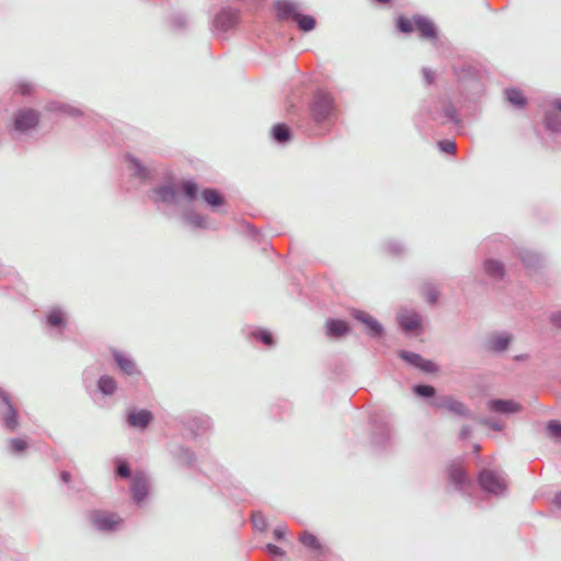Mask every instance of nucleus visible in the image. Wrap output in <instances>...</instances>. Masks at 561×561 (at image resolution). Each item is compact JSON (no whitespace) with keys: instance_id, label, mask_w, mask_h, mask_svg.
I'll use <instances>...</instances> for the list:
<instances>
[{"instance_id":"16","label":"nucleus","mask_w":561,"mask_h":561,"mask_svg":"<svg viewBox=\"0 0 561 561\" xmlns=\"http://www.w3.org/2000/svg\"><path fill=\"white\" fill-rule=\"evenodd\" d=\"M183 425L194 437H198L208 432L213 423L206 414H192L185 417Z\"/></svg>"},{"instance_id":"57","label":"nucleus","mask_w":561,"mask_h":561,"mask_svg":"<svg viewBox=\"0 0 561 561\" xmlns=\"http://www.w3.org/2000/svg\"><path fill=\"white\" fill-rule=\"evenodd\" d=\"M471 432H472V430L469 425H463L460 430L459 437L461 439H467L470 437Z\"/></svg>"},{"instance_id":"34","label":"nucleus","mask_w":561,"mask_h":561,"mask_svg":"<svg viewBox=\"0 0 561 561\" xmlns=\"http://www.w3.org/2000/svg\"><path fill=\"white\" fill-rule=\"evenodd\" d=\"M169 22L174 31L185 32L190 26V16L185 12L176 11L170 14Z\"/></svg>"},{"instance_id":"9","label":"nucleus","mask_w":561,"mask_h":561,"mask_svg":"<svg viewBox=\"0 0 561 561\" xmlns=\"http://www.w3.org/2000/svg\"><path fill=\"white\" fill-rule=\"evenodd\" d=\"M0 423L10 433L18 430L20 416L18 409L13 405L10 394L0 387Z\"/></svg>"},{"instance_id":"15","label":"nucleus","mask_w":561,"mask_h":561,"mask_svg":"<svg viewBox=\"0 0 561 561\" xmlns=\"http://www.w3.org/2000/svg\"><path fill=\"white\" fill-rule=\"evenodd\" d=\"M168 451L172 459L183 468H194L197 461L196 454L190 448L182 444L170 443L168 445Z\"/></svg>"},{"instance_id":"35","label":"nucleus","mask_w":561,"mask_h":561,"mask_svg":"<svg viewBox=\"0 0 561 561\" xmlns=\"http://www.w3.org/2000/svg\"><path fill=\"white\" fill-rule=\"evenodd\" d=\"M518 256H519L520 261L523 262V264L527 268H530V270L538 268L542 263L541 255L534 251H530V250H526V249L520 250L518 252Z\"/></svg>"},{"instance_id":"36","label":"nucleus","mask_w":561,"mask_h":561,"mask_svg":"<svg viewBox=\"0 0 561 561\" xmlns=\"http://www.w3.org/2000/svg\"><path fill=\"white\" fill-rule=\"evenodd\" d=\"M543 126L551 134H561V117L554 111H547L543 115Z\"/></svg>"},{"instance_id":"20","label":"nucleus","mask_w":561,"mask_h":561,"mask_svg":"<svg viewBox=\"0 0 561 561\" xmlns=\"http://www.w3.org/2000/svg\"><path fill=\"white\" fill-rule=\"evenodd\" d=\"M126 421L130 427L145 431L152 423L153 414L147 409H130Z\"/></svg>"},{"instance_id":"21","label":"nucleus","mask_w":561,"mask_h":561,"mask_svg":"<svg viewBox=\"0 0 561 561\" xmlns=\"http://www.w3.org/2000/svg\"><path fill=\"white\" fill-rule=\"evenodd\" d=\"M489 411L502 415H511L522 410V405L512 399H490L486 402Z\"/></svg>"},{"instance_id":"42","label":"nucleus","mask_w":561,"mask_h":561,"mask_svg":"<svg viewBox=\"0 0 561 561\" xmlns=\"http://www.w3.org/2000/svg\"><path fill=\"white\" fill-rule=\"evenodd\" d=\"M547 436L554 440H561V421L550 420L546 424Z\"/></svg>"},{"instance_id":"33","label":"nucleus","mask_w":561,"mask_h":561,"mask_svg":"<svg viewBox=\"0 0 561 561\" xmlns=\"http://www.w3.org/2000/svg\"><path fill=\"white\" fill-rule=\"evenodd\" d=\"M113 463H114V476L116 479L117 478L126 479V480L133 479L135 473H133L130 465L128 463V461L125 458L115 457L113 459Z\"/></svg>"},{"instance_id":"39","label":"nucleus","mask_w":561,"mask_h":561,"mask_svg":"<svg viewBox=\"0 0 561 561\" xmlns=\"http://www.w3.org/2000/svg\"><path fill=\"white\" fill-rule=\"evenodd\" d=\"M297 27L299 31L308 33L316 28L317 21L316 18L309 14L299 13L297 19L295 20Z\"/></svg>"},{"instance_id":"37","label":"nucleus","mask_w":561,"mask_h":561,"mask_svg":"<svg viewBox=\"0 0 561 561\" xmlns=\"http://www.w3.org/2000/svg\"><path fill=\"white\" fill-rule=\"evenodd\" d=\"M250 335L257 342L262 343L267 347L275 345V339L273 333L264 328H255L251 331Z\"/></svg>"},{"instance_id":"27","label":"nucleus","mask_w":561,"mask_h":561,"mask_svg":"<svg viewBox=\"0 0 561 561\" xmlns=\"http://www.w3.org/2000/svg\"><path fill=\"white\" fill-rule=\"evenodd\" d=\"M272 140L279 146H286L293 140V130L286 123H276L271 129Z\"/></svg>"},{"instance_id":"19","label":"nucleus","mask_w":561,"mask_h":561,"mask_svg":"<svg viewBox=\"0 0 561 561\" xmlns=\"http://www.w3.org/2000/svg\"><path fill=\"white\" fill-rule=\"evenodd\" d=\"M397 322L404 333L419 334L422 331V319L420 314L414 311L398 313Z\"/></svg>"},{"instance_id":"49","label":"nucleus","mask_w":561,"mask_h":561,"mask_svg":"<svg viewBox=\"0 0 561 561\" xmlns=\"http://www.w3.org/2000/svg\"><path fill=\"white\" fill-rule=\"evenodd\" d=\"M474 420H477L480 424L488 426L489 428H491L493 431L501 432L504 430V424L499 421L493 420L492 417L481 416V417H476Z\"/></svg>"},{"instance_id":"30","label":"nucleus","mask_w":561,"mask_h":561,"mask_svg":"<svg viewBox=\"0 0 561 561\" xmlns=\"http://www.w3.org/2000/svg\"><path fill=\"white\" fill-rule=\"evenodd\" d=\"M412 391L416 397L427 400L430 405L433 408L435 400L440 397L437 396V390L434 386L426 383H415L412 387Z\"/></svg>"},{"instance_id":"52","label":"nucleus","mask_w":561,"mask_h":561,"mask_svg":"<svg viewBox=\"0 0 561 561\" xmlns=\"http://www.w3.org/2000/svg\"><path fill=\"white\" fill-rule=\"evenodd\" d=\"M243 231L249 234L253 240L259 241L261 236L260 231L256 227H254L251 222L244 221L241 225Z\"/></svg>"},{"instance_id":"12","label":"nucleus","mask_w":561,"mask_h":561,"mask_svg":"<svg viewBox=\"0 0 561 561\" xmlns=\"http://www.w3.org/2000/svg\"><path fill=\"white\" fill-rule=\"evenodd\" d=\"M447 479L458 492H468L473 489V481L466 470L458 463H450L447 467Z\"/></svg>"},{"instance_id":"26","label":"nucleus","mask_w":561,"mask_h":561,"mask_svg":"<svg viewBox=\"0 0 561 561\" xmlns=\"http://www.w3.org/2000/svg\"><path fill=\"white\" fill-rule=\"evenodd\" d=\"M201 198L213 211H216L219 207L226 204L225 196L214 187L203 188L201 192Z\"/></svg>"},{"instance_id":"25","label":"nucleus","mask_w":561,"mask_h":561,"mask_svg":"<svg viewBox=\"0 0 561 561\" xmlns=\"http://www.w3.org/2000/svg\"><path fill=\"white\" fill-rule=\"evenodd\" d=\"M112 356H113L114 362L118 366V368L125 375L136 376V375L140 374L139 369L137 368L136 363L134 362V359L130 356H128L117 350L112 351Z\"/></svg>"},{"instance_id":"2","label":"nucleus","mask_w":561,"mask_h":561,"mask_svg":"<svg viewBox=\"0 0 561 561\" xmlns=\"http://www.w3.org/2000/svg\"><path fill=\"white\" fill-rule=\"evenodd\" d=\"M199 186L193 179L183 180L179 185L173 181H167L151 190V201L160 208V205L176 206L183 197L191 203L197 199Z\"/></svg>"},{"instance_id":"44","label":"nucleus","mask_w":561,"mask_h":561,"mask_svg":"<svg viewBox=\"0 0 561 561\" xmlns=\"http://www.w3.org/2000/svg\"><path fill=\"white\" fill-rule=\"evenodd\" d=\"M8 445L12 454L20 455L26 450L28 443L24 438L14 437L8 440Z\"/></svg>"},{"instance_id":"11","label":"nucleus","mask_w":561,"mask_h":561,"mask_svg":"<svg viewBox=\"0 0 561 561\" xmlns=\"http://www.w3.org/2000/svg\"><path fill=\"white\" fill-rule=\"evenodd\" d=\"M434 408L445 409L455 415L466 419H476V415L467 408V405L463 402L457 400L454 396H440L435 400Z\"/></svg>"},{"instance_id":"50","label":"nucleus","mask_w":561,"mask_h":561,"mask_svg":"<svg viewBox=\"0 0 561 561\" xmlns=\"http://www.w3.org/2000/svg\"><path fill=\"white\" fill-rule=\"evenodd\" d=\"M416 368L425 374H435L439 370V367L437 364H435L433 360L426 359L424 357H422V359Z\"/></svg>"},{"instance_id":"13","label":"nucleus","mask_w":561,"mask_h":561,"mask_svg":"<svg viewBox=\"0 0 561 561\" xmlns=\"http://www.w3.org/2000/svg\"><path fill=\"white\" fill-rule=\"evenodd\" d=\"M351 314L355 320L365 325L366 333L370 339L379 340L383 337L386 333L385 327L373 316L359 309H353Z\"/></svg>"},{"instance_id":"3","label":"nucleus","mask_w":561,"mask_h":561,"mask_svg":"<svg viewBox=\"0 0 561 561\" xmlns=\"http://www.w3.org/2000/svg\"><path fill=\"white\" fill-rule=\"evenodd\" d=\"M39 123L41 114L38 111L31 107L20 108L14 112L8 133L12 139H19L21 136L35 130Z\"/></svg>"},{"instance_id":"47","label":"nucleus","mask_w":561,"mask_h":561,"mask_svg":"<svg viewBox=\"0 0 561 561\" xmlns=\"http://www.w3.org/2000/svg\"><path fill=\"white\" fill-rule=\"evenodd\" d=\"M423 294L426 297V300L430 305H435L438 301L439 293L435 288V286L431 283H426L423 285Z\"/></svg>"},{"instance_id":"17","label":"nucleus","mask_w":561,"mask_h":561,"mask_svg":"<svg viewBox=\"0 0 561 561\" xmlns=\"http://www.w3.org/2000/svg\"><path fill=\"white\" fill-rule=\"evenodd\" d=\"M415 30L419 32L420 37L436 42L438 39V30L435 23L427 16L421 14L413 15Z\"/></svg>"},{"instance_id":"48","label":"nucleus","mask_w":561,"mask_h":561,"mask_svg":"<svg viewBox=\"0 0 561 561\" xmlns=\"http://www.w3.org/2000/svg\"><path fill=\"white\" fill-rule=\"evenodd\" d=\"M438 149L448 154H455L457 152V144L453 139H442L437 142Z\"/></svg>"},{"instance_id":"18","label":"nucleus","mask_w":561,"mask_h":561,"mask_svg":"<svg viewBox=\"0 0 561 561\" xmlns=\"http://www.w3.org/2000/svg\"><path fill=\"white\" fill-rule=\"evenodd\" d=\"M125 161L127 162V168L133 178L139 180L141 183H147L152 179V171L134 154L127 153Z\"/></svg>"},{"instance_id":"4","label":"nucleus","mask_w":561,"mask_h":561,"mask_svg":"<svg viewBox=\"0 0 561 561\" xmlns=\"http://www.w3.org/2000/svg\"><path fill=\"white\" fill-rule=\"evenodd\" d=\"M239 23V10L232 7H224L211 18L209 30L215 37L226 39L227 34L233 31Z\"/></svg>"},{"instance_id":"43","label":"nucleus","mask_w":561,"mask_h":561,"mask_svg":"<svg viewBox=\"0 0 561 561\" xmlns=\"http://www.w3.org/2000/svg\"><path fill=\"white\" fill-rule=\"evenodd\" d=\"M387 252L392 256H401L405 253V247L401 241L389 240L385 243Z\"/></svg>"},{"instance_id":"29","label":"nucleus","mask_w":561,"mask_h":561,"mask_svg":"<svg viewBox=\"0 0 561 561\" xmlns=\"http://www.w3.org/2000/svg\"><path fill=\"white\" fill-rule=\"evenodd\" d=\"M183 220L186 225L194 229H215L210 226L208 218L204 215L196 213L195 210H186L183 214Z\"/></svg>"},{"instance_id":"38","label":"nucleus","mask_w":561,"mask_h":561,"mask_svg":"<svg viewBox=\"0 0 561 561\" xmlns=\"http://www.w3.org/2000/svg\"><path fill=\"white\" fill-rule=\"evenodd\" d=\"M505 99L516 108H522L527 104L526 96L516 88L506 89Z\"/></svg>"},{"instance_id":"56","label":"nucleus","mask_w":561,"mask_h":561,"mask_svg":"<svg viewBox=\"0 0 561 561\" xmlns=\"http://www.w3.org/2000/svg\"><path fill=\"white\" fill-rule=\"evenodd\" d=\"M423 77L428 85L434 82L435 76L428 68H423Z\"/></svg>"},{"instance_id":"51","label":"nucleus","mask_w":561,"mask_h":561,"mask_svg":"<svg viewBox=\"0 0 561 561\" xmlns=\"http://www.w3.org/2000/svg\"><path fill=\"white\" fill-rule=\"evenodd\" d=\"M34 90H35L34 83H32L30 81L21 80L16 83L15 92L21 95L27 96V95H31Z\"/></svg>"},{"instance_id":"24","label":"nucleus","mask_w":561,"mask_h":561,"mask_svg":"<svg viewBox=\"0 0 561 561\" xmlns=\"http://www.w3.org/2000/svg\"><path fill=\"white\" fill-rule=\"evenodd\" d=\"M512 343V335L508 333H497L490 336L485 343L484 348L492 353L505 352Z\"/></svg>"},{"instance_id":"40","label":"nucleus","mask_w":561,"mask_h":561,"mask_svg":"<svg viewBox=\"0 0 561 561\" xmlns=\"http://www.w3.org/2000/svg\"><path fill=\"white\" fill-rule=\"evenodd\" d=\"M299 541L305 547L309 548L312 551H318L321 549V543H320L319 539L317 538V536H314L313 534H311L309 531H304L299 536Z\"/></svg>"},{"instance_id":"6","label":"nucleus","mask_w":561,"mask_h":561,"mask_svg":"<svg viewBox=\"0 0 561 561\" xmlns=\"http://www.w3.org/2000/svg\"><path fill=\"white\" fill-rule=\"evenodd\" d=\"M88 519L93 529L102 534L116 533L124 525V519L117 513L104 510L91 511Z\"/></svg>"},{"instance_id":"55","label":"nucleus","mask_w":561,"mask_h":561,"mask_svg":"<svg viewBox=\"0 0 561 561\" xmlns=\"http://www.w3.org/2000/svg\"><path fill=\"white\" fill-rule=\"evenodd\" d=\"M273 536L277 541L283 540L286 536V527L280 525L275 527L273 530Z\"/></svg>"},{"instance_id":"10","label":"nucleus","mask_w":561,"mask_h":561,"mask_svg":"<svg viewBox=\"0 0 561 561\" xmlns=\"http://www.w3.org/2000/svg\"><path fill=\"white\" fill-rule=\"evenodd\" d=\"M43 322L49 335L61 337L68 325V314L62 307L55 306L46 311Z\"/></svg>"},{"instance_id":"61","label":"nucleus","mask_w":561,"mask_h":561,"mask_svg":"<svg viewBox=\"0 0 561 561\" xmlns=\"http://www.w3.org/2000/svg\"><path fill=\"white\" fill-rule=\"evenodd\" d=\"M377 3L379 4H389L391 3L393 0H375Z\"/></svg>"},{"instance_id":"5","label":"nucleus","mask_w":561,"mask_h":561,"mask_svg":"<svg viewBox=\"0 0 561 561\" xmlns=\"http://www.w3.org/2000/svg\"><path fill=\"white\" fill-rule=\"evenodd\" d=\"M371 426L370 443L376 450H385L391 442V427L388 417L380 413L374 412L369 416Z\"/></svg>"},{"instance_id":"23","label":"nucleus","mask_w":561,"mask_h":561,"mask_svg":"<svg viewBox=\"0 0 561 561\" xmlns=\"http://www.w3.org/2000/svg\"><path fill=\"white\" fill-rule=\"evenodd\" d=\"M351 332V327L347 321L329 318L325 321V333L331 339H340L347 335Z\"/></svg>"},{"instance_id":"14","label":"nucleus","mask_w":561,"mask_h":561,"mask_svg":"<svg viewBox=\"0 0 561 561\" xmlns=\"http://www.w3.org/2000/svg\"><path fill=\"white\" fill-rule=\"evenodd\" d=\"M130 495L136 505H141L149 495V479L144 471H136L130 482Z\"/></svg>"},{"instance_id":"58","label":"nucleus","mask_w":561,"mask_h":561,"mask_svg":"<svg viewBox=\"0 0 561 561\" xmlns=\"http://www.w3.org/2000/svg\"><path fill=\"white\" fill-rule=\"evenodd\" d=\"M60 480H61V482L68 484L71 481V473L68 471H61Z\"/></svg>"},{"instance_id":"32","label":"nucleus","mask_w":561,"mask_h":561,"mask_svg":"<svg viewBox=\"0 0 561 561\" xmlns=\"http://www.w3.org/2000/svg\"><path fill=\"white\" fill-rule=\"evenodd\" d=\"M96 388L105 397L113 396L117 390L116 380L108 375H102L96 381Z\"/></svg>"},{"instance_id":"53","label":"nucleus","mask_w":561,"mask_h":561,"mask_svg":"<svg viewBox=\"0 0 561 561\" xmlns=\"http://www.w3.org/2000/svg\"><path fill=\"white\" fill-rule=\"evenodd\" d=\"M265 551L267 554H270L273 558L285 556V551L280 547H278L274 543H266Z\"/></svg>"},{"instance_id":"46","label":"nucleus","mask_w":561,"mask_h":561,"mask_svg":"<svg viewBox=\"0 0 561 561\" xmlns=\"http://www.w3.org/2000/svg\"><path fill=\"white\" fill-rule=\"evenodd\" d=\"M251 523L253 527L259 531H265L267 529V520L261 511H255L251 515Z\"/></svg>"},{"instance_id":"31","label":"nucleus","mask_w":561,"mask_h":561,"mask_svg":"<svg viewBox=\"0 0 561 561\" xmlns=\"http://www.w3.org/2000/svg\"><path fill=\"white\" fill-rule=\"evenodd\" d=\"M484 273L492 278L503 279L505 276V268L501 261L495 259H486L483 262Z\"/></svg>"},{"instance_id":"63","label":"nucleus","mask_w":561,"mask_h":561,"mask_svg":"<svg viewBox=\"0 0 561 561\" xmlns=\"http://www.w3.org/2000/svg\"><path fill=\"white\" fill-rule=\"evenodd\" d=\"M474 450H477V451H478V450H480V446H479V445H476V446H474Z\"/></svg>"},{"instance_id":"60","label":"nucleus","mask_w":561,"mask_h":561,"mask_svg":"<svg viewBox=\"0 0 561 561\" xmlns=\"http://www.w3.org/2000/svg\"><path fill=\"white\" fill-rule=\"evenodd\" d=\"M553 503H554L559 508H561V492H558V493L554 495Z\"/></svg>"},{"instance_id":"54","label":"nucleus","mask_w":561,"mask_h":561,"mask_svg":"<svg viewBox=\"0 0 561 561\" xmlns=\"http://www.w3.org/2000/svg\"><path fill=\"white\" fill-rule=\"evenodd\" d=\"M549 320L554 328L561 329V310L551 312Z\"/></svg>"},{"instance_id":"1","label":"nucleus","mask_w":561,"mask_h":561,"mask_svg":"<svg viewBox=\"0 0 561 561\" xmlns=\"http://www.w3.org/2000/svg\"><path fill=\"white\" fill-rule=\"evenodd\" d=\"M309 113L313 127L304 130L309 136H322L330 131L337 117V106L333 95L323 89H317L309 102Z\"/></svg>"},{"instance_id":"59","label":"nucleus","mask_w":561,"mask_h":561,"mask_svg":"<svg viewBox=\"0 0 561 561\" xmlns=\"http://www.w3.org/2000/svg\"><path fill=\"white\" fill-rule=\"evenodd\" d=\"M551 106L554 111L561 112V96L553 99L551 101Z\"/></svg>"},{"instance_id":"8","label":"nucleus","mask_w":561,"mask_h":561,"mask_svg":"<svg viewBox=\"0 0 561 561\" xmlns=\"http://www.w3.org/2000/svg\"><path fill=\"white\" fill-rule=\"evenodd\" d=\"M479 488L486 494L504 496L507 491L505 479L492 469L483 468L477 477Z\"/></svg>"},{"instance_id":"41","label":"nucleus","mask_w":561,"mask_h":561,"mask_svg":"<svg viewBox=\"0 0 561 561\" xmlns=\"http://www.w3.org/2000/svg\"><path fill=\"white\" fill-rule=\"evenodd\" d=\"M396 27L402 34H411L415 30L413 18L410 20L404 15H399L396 19Z\"/></svg>"},{"instance_id":"7","label":"nucleus","mask_w":561,"mask_h":561,"mask_svg":"<svg viewBox=\"0 0 561 561\" xmlns=\"http://www.w3.org/2000/svg\"><path fill=\"white\" fill-rule=\"evenodd\" d=\"M428 116L434 122L440 124H451L456 128H462V119L455 104L445 98L439 99L433 108L428 111Z\"/></svg>"},{"instance_id":"45","label":"nucleus","mask_w":561,"mask_h":561,"mask_svg":"<svg viewBox=\"0 0 561 561\" xmlns=\"http://www.w3.org/2000/svg\"><path fill=\"white\" fill-rule=\"evenodd\" d=\"M398 356L402 360H404L407 364H409L415 368L417 367V365L420 364V362L422 359V356L420 354L411 352V351H407V350H401L398 353Z\"/></svg>"},{"instance_id":"28","label":"nucleus","mask_w":561,"mask_h":561,"mask_svg":"<svg viewBox=\"0 0 561 561\" xmlns=\"http://www.w3.org/2000/svg\"><path fill=\"white\" fill-rule=\"evenodd\" d=\"M46 111L50 113H55L61 116H70L78 117L83 115L80 108L75 107L72 105L59 102V101H50L46 104Z\"/></svg>"},{"instance_id":"62","label":"nucleus","mask_w":561,"mask_h":561,"mask_svg":"<svg viewBox=\"0 0 561 561\" xmlns=\"http://www.w3.org/2000/svg\"><path fill=\"white\" fill-rule=\"evenodd\" d=\"M525 356L524 355H518L516 356V359L519 360V359H523Z\"/></svg>"},{"instance_id":"22","label":"nucleus","mask_w":561,"mask_h":561,"mask_svg":"<svg viewBox=\"0 0 561 561\" xmlns=\"http://www.w3.org/2000/svg\"><path fill=\"white\" fill-rule=\"evenodd\" d=\"M273 7L280 21H295L300 13L299 5L294 0H276Z\"/></svg>"}]
</instances>
